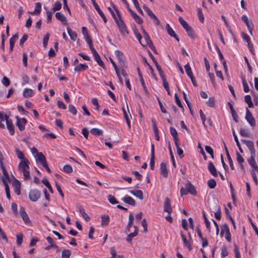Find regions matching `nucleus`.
Instances as JSON below:
<instances>
[{"label": "nucleus", "instance_id": "nucleus-1", "mask_svg": "<svg viewBox=\"0 0 258 258\" xmlns=\"http://www.w3.org/2000/svg\"><path fill=\"white\" fill-rule=\"evenodd\" d=\"M111 5L113 9L115 11L117 16L118 17V20L117 19H116L115 20V22L117 24V26L119 29L120 32L122 35L128 34V31L127 30V27L124 22L122 19L119 10L113 4H112Z\"/></svg>", "mask_w": 258, "mask_h": 258}, {"label": "nucleus", "instance_id": "nucleus-2", "mask_svg": "<svg viewBox=\"0 0 258 258\" xmlns=\"http://www.w3.org/2000/svg\"><path fill=\"white\" fill-rule=\"evenodd\" d=\"M41 195L40 192L37 189H31L29 193V198L32 202L37 201Z\"/></svg>", "mask_w": 258, "mask_h": 258}, {"label": "nucleus", "instance_id": "nucleus-3", "mask_svg": "<svg viewBox=\"0 0 258 258\" xmlns=\"http://www.w3.org/2000/svg\"><path fill=\"white\" fill-rule=\"evenodd\" d=\"M245 119L251 126L253 127L255 125V119L247 108H246Z\"/></svg>", "mask_w": 258, "mask_h": 258}, {"label": "nucleus", "instance_id": "nucleus-4", "mask_svg": "<svg viewBox=\"0 0 258 258\" xmlns=\"http://www.w3.org/2000/svg\"><path fill=\"white\" fill-rule=\"evenodd\" d=\"M241 142L246 145L250 152V154L253 156H255L253 143L251 141H247L245 140H242Z\"/></svg>", "mask_w": 258, "mask_h": 258}, {"label": "nucleus", "instance_id": "nucleus-5", "mask_svg": "<svg viewBox=\"0 0 258 258\" xmlns=\"http://www.w3.org/2000/svg\"><path fill=\"white\" fill-rule=\"evenodd\" d=\"M91 1L93 4V5L94 7L95 10L97 11V12L98 13V14H99L100 17L102 18V19H103L104 23H106L107 22V19H106L105 15L104 14V13L102 12V11L99 8V7L98 6V4L96 3L95 0H91Z\"/></svg>", "mask_w": 258, "mask_h": 258}, {"label": "nucleus", "instance_id": "nucleus-6", "mask_svg": "<svg viewBox=\"0 0 258 258\" xmlns=\"http://www.w3.org/2000/svg\"><path fill=\"white\" fill-rule=\"evenodd\" d=\"M163 207L164 212H167L169 214L172 213V210L170 204V201L168 197L165 198Z\"/></svg>", "mask_w": 258, "mask_h": 258}, {"label": "nucleus", "instance_id": "nucleus-7", "mask_svg": "<svg viewBox=\"0 0 258 258\" xmlns=\"http://www.w3.org/2000/svg\"><path fill=\"white\" fill-rule=\"evenodd\" d=\"M20 214L22 218L24 223L26 224H29L30 223V221L29 218L25 211V209L23 207H21L20 209Z\"/></svg>", "mask_w": 258, "mask_h": 258}, {"label": "nucleus", "instance_id": "nucleus-8", "mask_svg": "<svg viewBox=\"0 0 258 258\" xmlns=\"http://www.w3.org/2000/svg\"><path fill=\"white\" fill-rule=\"evenodd\" d=\"M185 188L187 191L193 196L197 195V191L195 187L189 182L188 181L185 184Z\"/></svg>", "mask_w": 258, "mask_h": 258}, {"label": "nucleus", "instance_id": "nucleus-9", "mask_svg": "<svg viewBox=\"0 0 258 258\" xmlns=\"http://www.w3.org/2000/svg\"><path fill=\"white\" fill-rule=\"evenodd\" d=\"M30 162L27 159L21 160L19 164L18 167L21 171L29 169Z\"/></svg>", "mask_w": 258, "mask_h": 258}, {"label": "nucleus", "instance_id": "nucleus-10", "mask_svg": "<svg viewBox=\"0 0 258 258\" xmlns=\"http://www.w3.org/2000/svg\"><path fill=\"white\" fill-rule=\"evenodd\" d=\"M208 169L210 172V173L213 175L214 177L218 176V171L215 168L214 164L212 161H209L208 165Z\"/></svg>", "mask_w": 258, "mask_h": 258}, {"label": "nucleus", "instance_id": "nucleus-11", "mask_svg": "<svg viewBox=\"0 0 258 258\" xmlns=\"http://www.w3.org/2000/svg\"><path fill=\"white\" fill-rule=\"evenodd\" d=\"M160 174L161 175H162L164 177H168V170L167 169V167H166V164L164 163V162H162L161 164H160Z\"/></svg>", "mask_w": 258, "mask_h": 258}, {"label": "nucleus", "instance_id": "nucleus-12", "mask_svg": "<svg viewBox=\"0 0 258 258\" xmlns=\"http://www.w3.org/2000/svg\"><path fill=\"white\" fill-rule=\"evenodd\" d=\"M27 122V119L25 118H22L21 120L17 121L16 125L18 127L20 131H22L25 129V125Z\"/></svg>", "mask_w": 258, "mask_h": 258}, {"label": "nucleus", "instance_id": "nucleus-13", "mask_svg": "<svg viewBox=\"0 0 258 258\" xmlns=\"http://www.w3.org/2000/svg\"><path fill=\"white\" fill-rule=\"evenodd\" d=\"M7 127L9 130L11 135L13 136L15 133L14 126L11 119H7Z\"/></svg>", "mask_w": 258, "mask_h": 258}, {"label": "nucleus", "instance_id": "nucleus-14", "mask_svg": "<svg viewBox=\"0 0 258 258\" xmlns=\"http://www.w3.org/2000/svg\"><path fill=\"white\" fill-rule=\"evenodd\" d=\"M121 200L126 204L132 206H135L136 205L135 201L132 197L128 196L126 195L124 197L122 198Z\"/></svg>", "mask_w": 258, "mask_h": 258}, {"label": "nucleus", "instance_id": "nucleus-15", "mask_svg": "<svg viewBox=\"0 0 258 258\" xmlns=\"http://www.w3.org/2000/svg\"><path fill=\"white\" fill-rule=\"evenodd\" d=\"M13 186L14 187V190L15 192L17 195H20L21 194L20 191V183L19 181L17 179H15L12 183Z\"/></svg>", "mask_w": 258, "mask_h": 258}, {"label": "nucleus", "instance_id": "nucleus-16", "mask_svg": "<svg viewBox=\"0 0 258 258\" xmlns=\"http://www.w3.org/2000/svg\"><path fill=\"white\" fill-rule=\"evenodd\" d=\"M224 149H225V152H226V156H227V159H228V161L230 167V168H231V169L232 170H234V167L233 161H232V159H231V158L230 157V155L229 154L228 148H227V146H226V145L225 143H224Z\"/></svg>", "mask_w": 258, "mask_h": 258}, {"label": "nucleus", "instance_id": "nucleus-17", "mask_svg": "<svg viewBox=\"0 0 258 258\" xmlns=\"http://www.w3.org/2000/svg\"><path fill=\"white\" fill-rule=\"evenodd\" d=\"M137 71H138V75H139V79H140V81L142 85V87L144 89V92H145V93L146 94H148V90H147V88L145 85V82H144V79H143V76H142V75L141 73V71H140V70L139 68H137Z\"/></svg>", "mask_w": 258, "mask_h": 258}, {"label": "nucleus", "instance_id": "nucleus-18", "mask_svg": "<svg viewBox=\"0 0 258 258\" xmlns=\"http://www.w3.org/2000/svg\"><path fill=\"white\" fill-rule=\"evenodd\" d=\"M166 29L168 34L171 37L176 39L177 41H179V38L178 36L175 34L174 31L170 27L169 24H167Z\"/></svg>", "mask_w": 258, "mask_h": 258}, {"label": "nucleus", "instance_id": "nucleus-19", "mask_svg": "<svg viewBox=\"0 0 258 258\" xmlns=\"http://www.w3.org/2000/svg\"><path fill=\"white\" fill-rule=\"evenodd\" d=\"M130 193L138 198L140 200L143 199V193L141 190H131L129 191Z\"/></svg>", "mask_w": 258, "mask_h": 258}, {"label": "nucleus", "instance_id": "nucleus-20", "mask_svg": "<svg viewBox=\"0 0 258 258\" xmlns=\"http://www.w3.org/2000/svg\"><path fill=\"white\" fill-rule=\"evenodd\" d=\"M77 208L79 210V212L82 217L84 218V219L87 221H89L90 220V217L88 215V214L85 212L84 209L81 205H78Z\"/></svg>", "mask_w": 258, "mask_h": 258}, {"label": "nucleus", "instance_id": "nucleus-21", "mask_svg": "<svg viewBox=\"0 0 258 258\" xmlns=\"http://www.w3.org/2000/svg\"><path fill=\"white\" fill-rule=\"evenodd\" d=\"M55 18L58 21H60L63 24L67 23V19L66 17L61 13L56 12L55 14Z\"/></svg>", "mask_w": 258, "mask_h": 258}, {"label": "nucleus", "instance_id": "nucleus-22", "mask_svg": "<svg viewBox=\"0 0 258 258\" xmlns=\"http://www.w3.org/2000/svg\"><path fill=\"white\" fill-rule=\"evenodd\" d=\"M134 219V215L131 213L129 215L128 217V223L126 226L125 231L126 232H128L130 231V228L132 226L133 224V221Z\"/></svg>", "mask_w": 258, "mask_h": 258}, {"label": "nucleus", "instance_id": "nucleus-23", "mask_svg": "<svg viewBox=\"0 0 258 258\" xmlns=\"http://www.w3.org/2000/svg\"><path fill=\"white\" fill-rule=\"evenodd\" d=\"M35 157H36V160L38 161L41 165L43 164L46 161V158L42 152L37 153V155Z\"/></svg>", "mask_w": 258, "mask_h": 258}, {"label": "nucleus", "instance_id": "nucleus-24", "mask_svg": "<svg viewBox=\"0 0 258 258\" xmlns=\"http://www.w3.org/2000/svg\"><path fill=\"white\" fill-rule=\"evenodd\" d=\"M46 239H47L48 242L49 243H50V245H49L47 247H46L45 249L49 250L50 248H51L52 247L55 248H58V246L53 243V240L51 237L48 236L46 238Z\"/></svg>", "mask_w": 258, "mask_h": 258}, {"label": "nucleus", "instance_id": "nucleus-25", "mask_svg": "<svg viewBox=\"0 0 258 258\" xmlns=\"http://www.w3.org/2000/svg\"><path fill=\"white\" fill-rule=\"evenodd\" d=\"M180 234H181V236L182 239L183 240L184 246L188 247V249L189 250H190L192 249L190 243L187 240L185 235L182 232H180Z\"/></svg>", "mask_w": 258, "mask_h": 258}, {"label": "nucleus", "instance_id": "nucleus-26", "mask_svg": "<svg viewBox=\"0 0 258 258\" xmlns=\"http://www.w3.org/2000/svg\"><path fill=\"white\" fill-rule=\"evenodd\" d=\"M116 58L118 59L119 62H123L124 59V56L123 53L118 50H116L114 52Z\"/></svg>", "mask_w": 258, "mask_h": 258}, {"label": "nucleus", "instance_id": "nucleus-27", "mask_svg": "<svg viewBox=\"0 0 258 258\" xmlns=\"http://www.w3.org/2000/svg\"><path fill=\"white\" fill-rule=\"evenodd\" d=\"M170 133L173 138L174 143H175V142H178V140L177 138L178 134L176 129L173 127H170Z\"/></svg>", "mask_w": 258, "mask_h": 258}, {"label": "nucleus", "instance_id": "nucleus-28", "mask_svg": "<svg viewBox=\"0 0 258 258\" xmlns=\"http://www.w3.org/2000/svg\"><path fill=\"white\" fill-rule=\"evenodd\" d=\"M41 10V4L40 3L38 2L36 3L35 10L33 12L30 13L32 15H39Z\"/></svg>", "mask_w": 258, "mask_h": 258}, {"label": "nucleus", "instance_id": "nucleus-29", "mask_svg": "<svg viewBox=\"0 0 258 258\" xmlns=\"http://www.w3.org/2000/svg\"><path fill=\"white\" fill-rule=\"evenodd\" d=\"M88 68V66L84 63H80L79 65L75 67L74 70L76 72H80L82 71H85Z\"/></svg>", "mask_w": 258, "mask_h": 258}, {"label": "nucleus", "instance_id": "nucleus-30", "mask_svg": "<svg viewBox=\"0 0 258 258\" xmlns=\"http://www.w3.org/2000/svg\"><path fill=\"white\" fill-rule=\"evenodd\" d=\"M101 225L107 226L109 222V217L107 215H104L101 216Z\"/></svg>", "mask_w": 258, "mask_h": 258}, {"label": "nucleus", "instance_id": "nucleus-31", "mask_svg": "<svg viewBox=\"0 0 258 258\" xmlns=\"http://www.w3.org/2000/svg\"><path fill=\"white\" fill-rule=\"evenodd\" d=\"M67 32L70 36L71 39L73 41H75L77 37V33L72 31V29L69 27L67 28Z\"/></svg>", "mask_w": 258, "mask_h": 258}, {"label": "nucleus", "instance_id": "nucleus-32", "mask_svg": "<svg viewBox=\"0 0 258 258\" xmlns=\"http://www.w3.org/2000/svg\"><path fill=\"white\" fill-rule=\"evenodd\" d=\"M232 134L234 137V140L236 143L237 146L238 147L240 152L242 153L243 152V150L241 147V146H240V143L239 142V140L238 139L237 136L236 135L235 131L233 128L232 129Z\"/></svg>", "mask_w": 258, "mask_h": 258}, {"label": "nucleus", "instance_id": "nucleus-33", "mask_svg": "<svg viewBox=\"0 0 258 258\" xmlns=\"http://www.w3.org/2000/svg\"><path fill=\"white\" fill-rule=\"evenodd\" d=\"M242 20L245 23L247 27L248 28L249 32L252 34V28L250 26L249 22L247 17L246 15H243L241 17Z\"/></svg>", "mask_w": 258, "mask_h": 258}, {"label": "nucleus", "instance_id": "nucleus-34", "mask_svg": "<svg viewBox=\"0 0 258 258\" xmlns=\"http://www.w3.org/2000/svg\"><path fill=\"white\" fill-rule=\"evenodd\" d=\"M23 95L25 98H29L33 96V90L31 89L26 88L24 91Z\"/></svg>", "mask_w": 258, "mask_h": 258}, {"label": "nucleus", "instance_id": "nucleus-35", "mask_svg": "<svg viewBox=\"0 0 258 258\" xmlns=\"http://www.w3.org/2000/svg\"><path fill=\"white\" fill-rule=\"evenodd\" d=\"M178 20L179 23L181 24L183 28L185 29V30H187L188 28L190 27V26L187 24V23L183 20V19L181 17H179L178 18Z\"/></svg>", "mask_w": 258, "mask_h": 258}, {"label": "nucleus", "instance_id": "nucleus-36", "mask_svg": "<svg viewBox=\"0 0 258 258\" xmlns=\"http://www.w3.org/2000/svg\"><path fill=\"white\" fill-rule=\"evenodd\" d=\"M90 133L92 135H96V136H101L103 134V131L101 130H100L97 128H93L90 130Z\"/></svg>", "mask_w": 258, "mask_h": 258}, {"label": "nucleus", "instance_id": "nucleus-37", "mask_svg": "<svg viewBox=\"0 0 258 258\" xmlns=\"http://www.w3.org/2000/svg\"><path fill=\"white\" fill-rule=\"evenodd\" d=\"M175 145L177 148V152L178 156L180 157V158H182L183 157V150L179 147V145L178 144V142H175Z\"/></svg>", "mask_w": 258, "mask_h": 258}, {"label": "nucleus", "instance_id": "nucleus-38", "mask_svg": "<svg viewBox=\"0 0 258 258\" xmlns=\"http://www.w3.org/2000/svg\"><path fill=\"white\" fill-rule=\"evenodd\" d=\"M42 182L48 188L49 191L52 193L53 192V189L48 182V180L46 178H43L42 180Z\"/></svg>", "mask_w": 258, "mask_h": 258}, {"label": "nucleus", "instance_id": "nucleus-39", "mask_svg": "<svg viewBox=\"0 0 258 258\" xmlns=\"http://www.w3.org/2000/svg\"><path fill=\"white\" fill-rule=\"evenodd\" d=\"M144 10L147 13L149 16L152 18L155 15L150 10V9L145 5L143 6Z\"/></svg>", "mask_w": 258, "mask_h": 258}, {"label": "nucleus", "instance_id": "nucleus-40", "mask_svg": "<svg viewBox=\"0 0 258 258\" xmlns=\"http://www.w3.org/2000/svg\"><path fill=\"white\" fill-rule=\"evenodd\" d=\"M144 10L147 13L149 16L152 18L155 15L150 10V9L145 5L143 6Z\"/></svg>", "mask_w": 258, "mask_h": 258}, {"label": "nucleus", "instance_id": "nucleus-41", "mask_svg": "<svg viewBox=\"0 0 258 258\" xmlns=\"http://www.w3.org/2000/svg\"><path fill=\"white\" fill-rule=\"evenodd\" d=\"M138 234V232L137 230H135L134 232L130 233L126 237V241L128 242H131L132 238L137 236Z\"/></svg>", "mask_w": 258, "mask_h": 258}, {"label": "nucleus", "instance_id": "nucleus-42", "mask_svg": "<svg viewBox=\"0 0 258 258\" xmlns=\"http://www.w3.org/2000/svg\"><path fill=\"white\" fill-rule=\"evenodd\" d=\"M94 59L97 61V63L102 68H104V64L102 60H101L99 54H96L95 56H94Z\"/></svg>", "mask_w": 258, "mask_h": 258}, {"label": "nucleus", "instance_id": "nucleus-43", "mask_svg": "<svg viewBox=\"0 0 258 258\" xmlns=\"http://www.w3.org/2000/svg\"><path fill=\"white\" fill-rule=\"evenodd\" d=\"M15 152H16V155L17 156V157L19 159H20L21 160H24V159H26L25 157L23 152L21 151H20L19 149H15Z\"/></svg>", "mask_w": 258, "mask_h": 258}, {"label": "nucleus", "instance_id": "nucleus-44", "mask_svg": "<svg viewBox=\"0 0 258 258\" xmlns=\"http://www.w3.org/2000/svg\"><path fill=\"white\" fill-rule=\"evenodd\" d=\"M71 254V251L69 249H64L62 251V258H70Z\"/></svg>", "mask_w": 258, "mask_h": 258}, {"label": "nucleus", "instance_id": "nucleus-45", "mask_svg": "<svg viewBox=\"0 0 258 258\" xmlns=\"http://www.w3.org/2000/svg\"><path fill=\"white\" fill-rule=\"evenodd\" d=\"M203 215L204 219V221L206 224V226L207 229L209 231H210V221L208 220L207 217H206V215L204 212H203Z\"/></svg>", "mask_w": 258, "mask_h": 258}, {"label": "nucleus", "instance_id": "nucleus-46", "mask_svg": "<svg viewBox=\"0 0 258 258\" xmlns=\"http://www.w3.org/2000/svg\"><path fill=\"white\" fill-rule=\"evenodd\" d=\"M188 35L192 39H195L196 37V34L195 31L193 30L192 28L190 27L188 28L187 30H186Z\"/></svg>", "mask_w": 258, "mask_h": 258}, {"label": "nucleus", "instance_id": "nucleus-47", "mask_svg": "<svg viewBox=\"0 0 258 258\" xmlns=\"http://www.w3.org/2000/svg\"><path fill=\"white\" fill-rule=\"evenodd\" d=\"M184 68H185V72L187 75V76L190 78L191 77H192L194 76H193V74H192V71H191V68L189 65L188 63H187V64H186L185 66H184Z\"/></svg>", "mask_w": 258, "mask_h": 258}, {"label": "nucleus", "instance_id": "nucleus-48", "mask_svg": "<svg viewBox=\"0 0 258 258\" xmlns=\"http://www.w3.org/2000/svg\"><path fill=\"white\" fill-rule=\"evenodd\" d=\"M208 185L210 188H214L216 185V181L214 179H210L208 181Z\"/></svg>", "mask_w": 258, "mask_h": 258}, {"label": "nucleus", "instance_id": "nucleus-49", "mask_svg": "<svg viewBox=\"0 0 258 258\" xmlns=\"http://www.w3.org/2000/svg\"><path fill=\"white\" fill-rule=\"evenodd\" d=\"M228 254V252L227 251V248L226 246H223L221 248V255L222 258L225 257Z\"/></svg>", "mask_w": 258, "mask_h": 258}, {"label": "nucleus", "instance_id": "nucleus-50", "mask_svg": "<svg viewBox=\"0 0 258 258\" xmlns=\"http://www.w3.org/2000/svg\"><path fill=\"white\" fill-rule=\"evenodd\" d=\"M197 13L199 20L201 23H203L204 21V16L202 13V10L201 8H199L198 9Z\"/></svg>", "mask_w": 258, "mask_h": 258}, {"label": "nucleus", "instance_id": "nucleus-51", "mask_svg": "<svg viewBox=\"0 0 258 258\" xmlns=\"http://www.w3.org/2000/svg\"><path fill=\"white\" fill-rule=\"evenodd\" d=\"M107 199H108V200L109 202V203H111V204H115L118 203V202L116 200V199L114 198V197L111 195H109L108 196Z\"/></svg>", "mask_w": 258, "mask_h": 258}, {"label": "nucleus", "instance_id": "nucleus-52", "mask_svg": "<svg viewBox=\"0 0 258 258\" xmlns=\"http://www.w3.org/2000/svg\"><path fill=\"white\" fill-rule=\"evenodd\" d=\"M254 157L255 156L251 155L250 157L248 159V162L251 167L257 164L254 159Z\"/></svg>", "mask_w": 258, "mask_h": 258}, {"label": "nucleus", "instance_id": "nucleus-53", "mask_svg": "<svg viewBox=\"0 0 258 258\" xmlns=\"http://www.w3.org/2000/svg\"><path fill=\"white\" fill-rule=\"evenodd\" d=\"M49 36H50L49 33H47L43 37V46L45 48H46L47 45V43H48V40H49Z\"/></svg>", "mask_w": 258, "mask_h": 258}, {"label": "nucleus", "instance_id": "nucleus-54", "mask_svg": "<svg viewBox=\"0 0 258 258\" xmlns=\"http://www.w3.org/2000/svg\"><path fill=\"white\" fill-rule=\"evenodd\" d=\"M61 8V4L60 2H55V5L53 7V8H52V11L53 12H55L56 11H58L59 10H60V9Z\"/></svg>", "mask_w": 258, "mask_h": 258}, {"label": "nucleus", "instance_id": "nucleus-55", "mask_svg": "<svg viewBox=\"0 0 258 258\" xmlns=\"http://www.w3.org/2000/svg\"><path fill=\"white\" fill-rule=\"evenodd\" d=\"M63 170L64 172L67 173H70L73 172V168L72 166L70 165H66L63 167Z\"/></svg>", "mask_w": 258, "mask_h": 258}, {"label": "nucleus", "instance_id": "nucleus-56", "mask_svg": "<svg viewBox=\"0 0 258 258\" xmlns=\"http://www.w3.org/2000/svg\"><path fill=\"white\" fill-rule=\"evenodd\" d=\"M22 172L23 173L24 175V178L25 180H29L31 178L30 175V172L28 170V169L26 170H23L22 171Z\"/></svg>", "mask_w": 258, "mask_h": 258}, {"label": "nucleus", "instance_id": "nucleus-57", "mask_svg": "<svg viewBox=\"0 0 258 258\" xmlns=\"http://www.w3.org/2000/svg\"><path fill=\"white\" fill-rule=\"evenodd\" d=\"M205 150L211 156L212 159H214V152L213 149L209 146H205Z\"/></svg>", "mask_w": 258, "mask_h": 258}, {"label": "nucleus", "instance_id": "nucleus-58", "mask_svg": "<svg viewBox=\"0 0 258 258\" xmlns=\"http://www.w3.org/2000/svg\"><path fill=\"white\" fill-rule=\"evenodd\" d=\"M157 100H158L160 110L161 112L163 113H166L167 112L166 110V109L164 107L161 100H160L159 98L158 97H157Z\"/></svg>", "mask_w": 258, "mask_h": 258}, {"label": "nucleus", "instance_id": "nucleus-59", "mask_svg": "<svg viewBox=\"0 0 258 258\" xmlns=\"http://www.w3.org/2000/svg\"><path fill=\"white\" fill-rule=\"evenodd\" d=\"M17 237V243L18 245H21L22 242H23V235L22 233L16 235Z\"/></svg>", "mask_w": 258, "mask_h": 258}, {"label": "nucleus", "instance_id": "nucleus-60", "mask_svg": "<svg viewBox=\"0 0 258 258\" xmlns=\"http://www.w3.org/2000/svg\"><path fill=\"white\" fill-rule=\"evenodd\" d=\"M174 96H175V102L177 104V105H178V106L180 108L183 109V107L181 103L179 98L178 97V96L177 95V94L175 93Z\"/></svg>", "mask_w": 258, "mask_h": 258}, {"label": "nucleus", "instance_id": "nucleus-61", "mask_svg": "<svg viewBox=\"0 0 258 258\" xmlns=\"http://www.w3.org/2000/svg\"><path fill=\"white\" fill-rule=\"evenodd\" d=\"M207 104L211 107H213L215 105V100L213 97H210L209 100L206 102Z\"/></svg>", "mask_w": 258, "mask_h": 258}, {"label": "nucleus", "instance_id": "nucleus-62", "mask_svg": "<svg viewBox=\"0 0 258 258\" xmlns=\"http://www.w3.org/2000/svg\"><path fill=\"white\" fill-rule=\"evenodd\" d=\"M69 111L71 112L73 115H76L77 113V111L75 107L72 104L69 105Z\"/></svg>", "mask_w": 258, "mask_h": 258}, {"label": "nucleus", "instance_id": "nucleus-63", "mask_svg": "<svg viewBox=\"0 0 258 258\" xmlns=\"http://www.w3.org/2000/svg\"><path fill=\"white\" fill-rule=\"evenodd\" d=\"M237 161L239 164L243 163L244 162V159L242 156L238 152H236Z\"/></svg>", "mask_w": 258, "mask_h": 258}, {"label": "nucleus", "instance_id": "nucleus-64", "mask_svg": "<svg viewBox=\"0 0 258 258\" xmlns=\"http://www.w3.org/2000/svg\"><path fill=\"white\" fill-rule=\"evenodd\" d=\"M239 133H240V135L243 137H249V133L244 129L241 128L240 130Z\"/></svg>", "mask_w": 258, "mask_h": 258}]
</instances>
